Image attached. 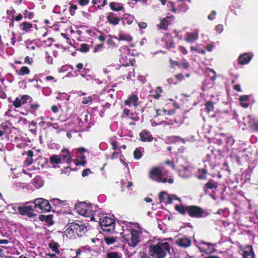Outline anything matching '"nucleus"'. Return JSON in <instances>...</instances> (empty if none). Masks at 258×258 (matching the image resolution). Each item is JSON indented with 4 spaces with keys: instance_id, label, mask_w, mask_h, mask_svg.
<instances>
[{
    "instance_id": "nucleus-1",
    "label": "nucleus",
    "mask_w": 258,
    "mask_h": 258,
    "mask_svg": "<svg viewBox=\"0 0 258 258\" xmlns=\"http://www.w3.org/2000/svg\"><path fill=\"white\" fill-rule=\"evenodd\" d=\"M175 210L182 215L186 214L191 218H202L207 216L208 214L205 213L204 210L200 206L196 205L184 206L183 205H176Z\"/></svg>"
},
{
    "instance_id": "nucleus-2",
    "label": "nucleus",
    "mask_w": 258,
    "mask_h": 258,
    "mask_svg": "<svg viewBox=\"0 0 258 258\" xmlns=\"http://www.w3.org/2000/svg\"><path fill=\"white\" fill-rule=\"evenodd\" d=\"M150 255L154 258H164L169 252V244L167 242H158L149 246Z\"/></svg>"
},
{
    "instance_id": "nucleus-3",
    "label": "nucleus",
    "mask_w": 258,
    "mask_h": 258,
    "mask_svg": "<svg viewBox=\"0 0 258 258\" xmlns=\"http://www.w3.org/2000/svg\"><path fill=\"white\" fill-rule=\"evenodd\" d=\"M67 226L66 232L68 234L74 236H83L87 231V226L82 221H76L70 223Z\"/></svg>"
},
{
    "instance_id": "nucleus-4",
    "label": "nucleus",
    "mask_w": 258,
    "mask_h": 258,
    "mask_svg": "<svg viewBox=\"0 0 258 258\" xmlns=\"http://www.w3.org/2000/svg\"><path fill=\"white\" fill-rule=\"evenodd\" d=\"M99 224L101 229L103 231H106L107 232H117V231H115V221L114 219L110 217L105 216L100 218Z\"/></svg>"
},
{
    "instance_id": "nucleus-5",
    "label": "nucleus",
    "mask_w": 258,
    "mask_h": 258,
    "mask_svg": "<svg viewBox=\"0 0 258 258\" xmlns=\"http://www.w3.org/2000/svg\"><path fill=\"white\" fill-rule=\"evenodd\" d=\"M123 232H120L122 238L124 241L128 243L130 246L135 247L140 241L139 233L137 230L132 229L130 235H123Z\"/></svg>"
},
{
    "instance_id": "nucleus-6",
    "label": "nucleus",
    "mask_w": 258,
    "mask_h": 258,
    "mask_svg": "<svg viewBox=\"0 0 258 258\" xmlns=\"http://www.w3.org/2000/svg\"><path fill=\"white\" fill-rule=\"evenodd\" d=\"M93 205L91 204H87L86 203H82L80 204L78 207V213L84 217H91V220L94 219V217L92 216L94 211L92 210Z\"/></svg>"
},
{
    "instance_id": "nucleus-7",
    "label": "nucleus",
    "mask_w": 258,
    "mask_h": 258,
    "mask_svg": "<svg viewBox=\"0 0 258 258\" xmlns=\"http://www.w3.org/2000/svg\"><path fill=\"white\" fill-rule=\"evenodd\" d=\"M35 210L39 209L42 212H49L51 211V206L48 201L43 198H37L33 201Z\"/></svg>"
},
{
    "instance_id": "nucleus-8",
    "label": "nucleus",
    "mask_w": 258,
    "mask_h": 258,
    "mask_svg": "<svg viewBox=\"0 0 258 258\" xmlns=\"http://www.w3.org/2000/svg\"><path fill=\"white\" fill-rule=\"evenodd\" d=\"M18 213L22 216H26L29 218L36 216L37 215L34 213L35 209L34 206L31 205H23L19 206L17 208Z\"/></svg>"
},
{
    "instance_id": "nucleus-9",
    "label": "nucleus",
    "mask_w": 258,
    "mask_h": 258,
    "mask_svg": "<svg viewBox=\"0 0 258 258\" xmlns=\"http://www.w3.org/2000/svg\"><path fill=\"white\" fill-rule=\"evenodd\" d=\"M239 247V252L243 258H255V254L251 245H246L243 247L240 245Z\"/></svg>"
},
{
    "instance_id": "nucleus-10",
    "label": "nucleus",
    "mask_w": 258,
    "mask_h": 258,
    "mask_svg": "<svg viewBox=\"0 0 258 258\" xmlns=\"http://www.w3.org/2000/svg\"><path fill=\"white\" fill-rule=\"evenodd\" d=\"M164 175L162 169L160 167H153L150 171L149 177L152 180L157 182L160 181Z\"/></svg>"
},
{
    "instance_id": "nucleus-11",
    "label": "nucleus",
    "mask_w": 258,
    "mask_h": 258,
    "mask_svg": "<svg viewBox=\"0 0 258 258\" xmlns=\"http://www.w3.org/2000/svg\"><path fill=\"white\" fill-rule=\"evenodd\" d=\"M162 41L164 43L165 48L168 49L174 48L175 47V44L171 35L169 33H166L163 38Z\"/></svg>"
},
{
    "instance_id": "nucleus-12",
    "label": "nucleus",
    "mask_w": 258,
    "mask_h": 258,
    "mask_svg": "<svg viewBox=\"0 0 258 258\" xmlns=\"http://www.w3.org/2000/svg\"><path fill=\"white\" fill-rule=\"evenodd\" d=\"M124 104L128 107L133 105L135 108L139 105V97L136 94L130 95L128 98L125 100Z\"/></svg>"
},
{
    "instance_id": "nucleus-13",
    "label": "nucleus",
    "mask_w": 258,
    "mask_h": 258,
    "mask_svg": "<svg viewBox=\"0 0 258 258\" xmlns=\"http://www.w3.org/2000/svg\"><path fill=\"white\" fill-rule=\"evenodd\" d=\"M68 149H63L61 150V153L58 156L60 157L62 162H66L68 164L72 162V155Z\"/></svg>"
},
{
    "instance_id": "nucleus-14",
    "label": "nucleus",
    "mask_w": 258,
    "mask_h": 258,
    "mask_svg": "<svg viewBox=\"0 0 258 258\" xmlns=\"http://www.w3.org/2000/svg\"><path fill=\"white\" fill-rule=\"evenodd\" d=\"M253 54L251 53H244L241 54L238 58V63L241 65L247 64L252 59Z\"/></svg>"
},
{
    "instance_id": "nucleus-15",
    "label": "nucleus",
    "mask_w": 258,
    "mask_h": 258,
    "mask_svg": "<svg viewBox=\"0 0 258 258\" xmlns=\"http://www.w3.org/2000/svg\"><path fill=\"white\" fill-rule=\"evenodd\" d=\"M108 22L113 26L118 25L120 22V18L115 13L109 12L106 17Z\"/></svg>"
},
{
    "instance_id": "nucleus-16",
    "label": "nucleus",
    "mask_w": 258,
    "mask_h": 258,
    "mask_svg": "<svg viewBox=\"0 0 258 258\" xmlns=\"http://www.w3.org/2000/svg\"><path fill=\"white\" fill-rule=\"evenodd\" d=\"M139 136L141 140L144 142H150L153 139V136L150 132L146 130H143L140 132Z\"/></svg>"
},
{
    "instance_id": "nucleus-17",
    "label": "nucleus",
    "mask_w": 258,
    "mask_h": 258,
    "mask_svg": "<svg viewBox=\"0 0 258 258\" xmlns=\"http://www.w3.org/2000/svg\"><path fill=\"white\" fill-rule=\"evenodd\" d=\"M176 243L181 247L187 248L191 245V240L189 238L182 237L178 238L176 240Z\"/></svg>"
},
{
    "instance_id": "nucleus-18",
    "label": "nucleus",
    "mask_w": 258,
    "mask_h": 258,
    "mask_svg": "<svg viewBox=\"0 0 258 258\" xmlns=\"http://www.w3.org/2000/svg\"><path fill=\"white\" fill-rule=\"evenodd\" d=\"M217 183L215 182L214 180L210 179L209 181L204 185L203 189L205 194H208L209 193V189H217Z\"/></svg>"
},
{
    "instance_id": "nucleus-19",
    "label": "nucleus",
    "mask_w": 258,
    "mask_h": 258,
    "mask_svg": "<svg viewBox=\"0 0 258 258\" xmlns=\"http://www.w3.org/2000/svg\"><path fill=\"white\" fill-rule=\"evenodd\" d=\"M163 92L162 88L160 86L157 87L155 89L152 90L150 91V96L155 99L158 100L160 97L161 94Z\"/></svg>"
},
{
    "instance_id": "nucleus-20",
    "label": "nucleus",
    "mask_w": 258,
    "mask_h": 258,
    "mask_svg": "<svg viewBox=\"0 0 258 258\" xmlns=\"http://www.w3.org/2000/svg\"><path fill=\"white\" fill-rule=\"evenodd\" d=\"M48 246L52 251L54 252L56 254H59L60 250H59V248L60 245L58 243L51 240L50 242L48 243Z\"/></svg>"
},
{
    "instance_id": "nucleus-21",
    "label": "nucleus",
    "mask_w": 258,
    "mask_h": 258,
    "mask_svg": "<svg viewBox=\"0 0 258 258\" xmlns=\"http://www.w3.org/2000/svg\"><path fill=\"white\" fill-rule=\"evenodd\" d=\"M208 169L206 168H199L198 170L197 178L200 180L206 179L207 178Z\"/></svg>"
},
{
    "instance_id": "nucleus-22",
    "label": "nucleus",
    "mask_w": 258,
    "mask_h": 258,
    "mask_svg": "<svg viewBox=\"0 0 258 258\" xmlns=\"http://www.w3.org/2000/svg\"><path fill=\"white\" fill-rule=\"evenodd\" d=\"M26 154L27 155V157L24 161V165L25 166H28L31 165L33 163L32 157L34 155L33 151L29 150L27 151Z\"/></svg>"
},
{
    "instance_id": "nucleus-23",
    "label": "nucleus",
    "mask_w": 258,
    "mask_h": 258,
    "mask_svg": "<svg viewBox=\"0 0 258 258\" xmlns=\"http://www.w3.org/2000/svg\"><path fill=\"white\" fill-rule=\"evenodd\" d=\"M110 9L114 11L119 12L124 10L123 6L122 4L116 2H111L109 4Z\"/></svg>"
},
{
    "instance_id": "nucleus-24",
    "label": "nucleus",
    "mask_w": 258,
    "mask_h": 258,
    "mask_svg": "<svg viewBox=\"0 0 258 258\" xmlns=\"http://www.w3.org/2000/svg\"><path fill=\"white\" fill-rule=\"evenodd\" d=\"M250 95H241L239 98V101L241 106L244 108H247L249 105V103L245 102L249 100Z\"/></svg>"
},
{
    "instance_id": "nucleus-25",
    "label": "nucleus",
    "mask_w": 258,
    "mask_h": 258,
    "mask_svg": "<svg viewBox=\"0 0 258 258\" xmlns=\"http://www.w3.org/2000/svg\"><path fill=\"white\" fill-rule=\"evenodd\" d=\"M187 37L185 40L186 42L189 43H193L196 41L198 38V35L195 33H187Z\"/></svg>"
},
{
    "instance_id": "nucleus-26",
    "label": "nucleus",
    "mask_w": 258,
    "mask_h": 258,
    "mask_svg": "<svg viewBox=\"0 0 258 258\" xmlns=\"http://www.w3.org/2000/svg\"><path fill=\"white\" fill-rule=\"evenodd\" d=\"M107 37L108 39H107L106 43L109 48H114L117 47L116 43L113 40V38L117 39L116 36L109 35Z\"/></svg>"
},
{
    "instance_id": "nucleus-27",
    "label": "nucleus",
    "mask_w": 258,
    "mask_h": 258,
    "mask_svg": "<svg viewBox=\"0 0 258 258\" xmlns=\"http://www.w3.org/2000/svg\"><path fill=\"white\" fill-rule=\"evenodd\" d=\"M144 152V149L143 147H139L135 149L134 151V156L136 159H140L143 156V152Z\"/></svg>"
},
{
    "instance_id": "nucleus-28",
    "label": "nucleus",
    "mask_w": 258,
    "mask_h": 258,
    "mask_svg": "<svg viewBox=\"0 0 258 258\" xmlns=\"http://www.w3.org/2000/svg\"><path fill=\"white\" fill-rule=\"evenodd\" d=\"M117 39L119 41L131 42L133 40V37L130 34H120Z\"/></svg>"
},
{
    "instance_id": "nucleus-29",
    "label": "nucleus",
    "mask_w": 258,
    "mask_h": 258,
    "mask_svg": "<svg viewBox=\"0 0 258 258\" xmlns=\"http://www.w3.org/2000/svg\"><path fill=\"white\" fill-rule=\"evenodd\" d=\"M20 27L22 30L27 32L31 28H32L33 25L30 23L24 22L20 25Z\"/></svg>"
},
{
    "instance_id": "nucleus-30",
    "label": "nucleus",
    "mask_w": 258,
    "mask_h": 258,
    "mask_svg": "<svg viewBox=\"0 0 258 258\" xmlns=\"http://www.w3.org/2000/svg\"><path fill=\"white\" fill-rule=\"evenodd\" d=\"M169 25V21L168 20V18H163L160 22V25H159V27L160 29H162L164 30H167L168 26Z\"/></svg>"
},
{
    "instance_id": "nucleus-31",
    "label": "nucleus",
    "mask_w": 258,
    "mask_h": 258,
    "mask_svg": "<svg viewBox=\"0 0 258 258\" xmlns=\"http://www.w3.org/2000/svg\"><path fill=\"white\" fill-rule=\"evenodd\" d=\"M49 161L51 164H58L62 162L61 160L60 157L57 155H54L50 157V158H49Z\"/></svg>"
},
{
    "instance_id": "nucleus-32",
    "label": "nucleus",
    "mask_w": 258,
    "mask_h": 258,
    "mask_svg": "<svg viewBox=\"0 0 258 258\" xmlns=\"http://www.w3.org/2000/svg\"><path fill=\"white\" fill-rule=\"evenodd\" d=\"M122 19L126 21L128 25H131L133 22L134 17L128 14H124L123 15Z\"/></svg>"
},
{
    "instance_id": "nucleus-33",
    "label": "nucleus",
    "mask_w": 258,
    "mask_h": 258,
    "mask_svg": "<svg viewBox=\"0 0 258 258\" xmlns=\"http://www.w3.org/2000/svg\"><path fill=\"white\" fill-rule=\"evenodd\" d=\"M117 238L116 237H113V236L105 237L104 239V242L108 245L113 244L117 241Z\"/></svg>"
},
{
    "instance_id": "nucleus-34",
    "label": "nucleus",
    "mask_w": 258,
    "mask_h": 258,
    "mask_svg": "<svg viewBox=\"0 0 258 258\" xmlns=\"http://www.w3.org/2000/svg\"><path fill=\"white\" fill-rule=\"evenodd\" d=\"M17 72V74L19 76H24L28 75L30 73V70L27 67L23 66L21 68L20 71Z\"/></svg>"
},
{
    "instance_id": "nucleus-35",
    "label": "nucleus",
    "mask_w": 258,
    "mask_h": 258,
    "mask_svg": "<svg viewBox=\"0 0 258 258\" xmlns=\"http://www.w3.org/2000/svg\"><path fill=\"white\" fill-rule=\"evenodd\" d=\"M92 3L94 5L97 4V8L101 9L106 5L107 0H93Z\"/></svg>"
},
{
    "instance_id": "nucleus-36",
    "label": "nucleus",
    "mask_w": 258,
    "mask_h": 258,
    "mask_svg": "<svg viewBox=\"0 0 258 258\" xmlns=\"http://www.w3.org/2000/svg\"><path fill=\"white\" fill-rule=\"evenodd\" d=\"M206 110L207 112H209L213 111L214 109V106L213 103L211 101H208L205 104Z\"/></svg>"
},
{
    "instance_id": "nucleus-37",
    "label": "nucleus",
    "mask_w": 258,
    "mask_h": 258,
    "mask_svg": "<svg viewBox=\"0 0 258 258\" xmlns=\"http://www.w3.org/2000/svg\"><path fill=\"white\" fill-rule=\"evenodd\" d=\"M52 217L53 215L51 214L46 215V218L44 221L46 223V225L50 226L54 224V221L52 220Z\"/></svg>"
},
{
    "instance_id": "nucleus-38",
    "label": "nucleus",
    "mask_w": 258,
    "mask_h": 258,
    "mask_svg": "<svg viewBox=\"0 0 258 258\" xmlns=\"http://www.w3.org/2000/svg\"><path fill=\"white\" fill-rule=\"evenodd\" d=\"M111 104L108 102L106 103L104 105L101 106V110L99 113L100 116L103 117L105 112L106 111V108H109Z\"/></svg>"
},
{
    "instance_id": "nucleus-39",
    "label": "nucleus",
    "mask_w": 258,
    "mask_h": 258,
    "mask_svg": "<svg viewBox=\"0 0 258 258\" xmlns=\"http://www.w3.org/2000/svg\"><path fill=\"white\" fill-rule=\"evenodd\" d=\"M250 127L255 131L258 130V121L256 120L254 118L252 119L249 121Z\"/></svg>"
},
{
    "instance_id": "nucleus-40",
    "label": "nucleus",
    "mask_w": 258,
    "mask_h": 258,
    "mask_svg": "<svg viewBox=\"0 0 258 258\" xmlns=\"http://www.w3.org/2000/svg\"><path fill=\"white\" fill-rule=\"evenodd\" d=\"M189 67V63L185 59H183V61L181 63L179 62L178 68L179 69H187Z\"/></svg>"
},
{
    "instance_id": "nucleus-41",
    "label": "nucleus",
    "mask_w": 258,
    "mask_h": 258,
    "mask_svg": "<svg viewBox=\"0 0 258 258\" xmlns=\"http://www.w3.org/2000/svg\"><path fill=\"white\" fill-rule=\"evenodd\" d=\"M79 50L82 52H87L89 50V46L88 44L86 43L81 44Z\"/></svg>"
},
{
    "instance_id": "nucleus-42",
    "label": "nucleus",
    "mask_w": 258,
    "mask_h": 258,
    "mask_svg": "<svg viewBox=\"0 0 258 258\" xmlns=\"http://www.w3.org/2000/svg\"><path fill=\"white\" fill-rule=\"evenodd\" d=\"M106 258H120V256L116 252H110L107 254Z\"/></svg>"
},
{
    "instance_id": "nucleus-43",
    "label": "nucleus",
    "mask_w": 258,
    "mask_h": 258,
    "mask_svg": "<svg viewBox=\"0 0 258 258\" xmlns=\"http://www.w3.org/2000/svg\"><path fill=\"white\" fill-rule=\"evenodd\" d=\"M31 98L30 96L28 95H23L21 98H20L21 104H25L27 102V101Z\"/></svg>"
},
{
    "instance_id": "nucleus-44",
    "label": "nucleus",
    "mask_w": 258,
    "mask_h": 258,
    "mask_svg": "<svg viewBox=\"0 0 258 258\" xmlns=\"http://www.w3.org/2000/svg\"><path fill=\"white\" fill-rule=\"evenodd\" d=\"M39 106V104L38 103H35L30 105V108L31 110V113L33 114H35L36 110L38 109Z\"/></svg>"
},
{
    "instance_id": "nucleus-45",
    "label": "nucleus",
    "mask_w": 258,
    "mask_h": 258,
    "mask_svg": "<svg viewBox=\"0 0 258 258\" xmlns=\"http://www.w3.org/2000/svg\"><path fill=\"white\" fill-rule=\"evenodd\" d=\"M74 163L77 166L81 165L83 166H85L87 163V161L86 160H83L81 161H79L78 159L74 160Z\"/></svg>"
},
{
    "instance_id": "nucleus-46",
    "label": "nucleus",
    "mask_w": 258,
    "mask_h": 258,
    "mask_svg": "<svg viewBox=\"0 0 258 258\" xmlns=\"http://www.w3.org/2000/svg\"><path fill=\"white\" fill-rule=\"evenodd\" d=\"M21 102L20 98L19 97H17L14 101L13 105L15 106V107L18 108L21 106L22 104Z\"/></svg>"
},
{
    "instance_id": "nucleus-47",
    "label": "nucleus",
    "mask_w": 258,
    "mask_h": 258,
    "mask_svg": "<svg viewBox=\"0 0 258 258\" xmlns=\"http://www.w3.org/2000/svg\"><path fill=\"white\" fill-rule=\"evenodd\" d=\"M162 111L164 113V115H172L175 113V110L172 109V110H166L165 109H162Z\"/></svg>"
},
{
    "instance_id": "nucleus-48",
    "label": "nucleus",
    "mask_w": 258,
    "mask_h": 258,
    "mask_svg": "<svg viewBox=\"0 0 258 258\" xmlns=\"http://www.w3.org/2000/svg\"><path fill=\"white\" fill-rule=\"evenodd\" d=\"M77 6L75 5H72L70 7V13L71 16H74L75 14V11L77 9Z\"/></svg>"
},
{
    "instance_id": "nucleus-49",
    "label": "nucleus",
    "mask_w": 258,
    "mask_h": 258,
    "mask_svg": "<svg viewBox=\"0 0 258 258\" xmlns=\"http://www.w3.org/2000/svg\"><path fill=\"white\" fill-rule=\"evenodd\" d=\"M169 61H170V69L174 68L175 66L178 67L179 65V62L178 61L173 60L170 59Z\"/></svg>"
},
{
    "instance_id": "nucleus-50",
    "label": "nucleus",
    "mask_w": 258,
    "mask_h": 258,
    "mask_svg": "<svg viewBox=\"0 0 258 258\" xmlns=\"http://www.w3.org/2000/svg\"><path fill=\"white\" fill-rule=\"evenodd\" d=\"M217 13L215 10L212 11L211 14L209 15L208 18L209 20L212 21L215 19Z\"/></svg>"
},
{
    "instance_id": "nucleus-51",
    "label": "nucleus",
    "mask_w": 258,
    "mask_h": 258,
    "mask_svg": "<svg viewBox=\"0 0 258 258\" xmlns=\"http://www.w3.org/2000/svg\"><path fill=\"white\" fill-rule=\"evenodd\" d=\"M178 49L183 55H186L188 53L187 50L182 45L179 46Z\"/></svg>"
},
{
    "instance_id": "nucleus-52",
    "label": "nucleus",
    "mask_w": 258,
    "mask_h": 258,
    "mask_svg": "<svg viewBox=\"0 0 258 258\" xmlns=\"http://www.w3.org/2000/svg\"><path fill=\"white\" fill-rule=\"evenodd\" d=\"M92 98L91 96H88L87 97H85L83 98V100H82V103L84 104H88L89 102H91L92 101Z\"/></svg>"
},
{
    "instance_id": "nucleus-53",
    "label": "nucleus",
    "mask_w": 258,
    "mask_h": 258,
    "mask_svg": "<svg viewBox=\"0 0 258 258\" xmlns=\"http://www.w3.org/2000/svg\"><path fill=\"white\" fill-rule=\"evenodd\" d=\"M167 82L168 84L170 85H176L177 84V82L176 81L175 79L173 78H170L167 79Z\"/></svg>"
},
{
    "instance_id": "nucleus-54",
    "label": "nucleus",
    "mask_w": 258,
    "mask_h": 258,
    "mask_svg": "<svg viewBox=\"0 0 258 258\" xmlns=\"http://www.w3.org/2000/svg\"><path fill=\"white\" fill-rule=\"evenodd\" d=\"M166 195V192L165 191H161L160 192L159 195V200L160 203H162L163 202L164 199V196Z\"/></svg>"
},
{
    "instance_id": "nucleus-55",
    "label": "nucleus",
    "mask_w": 258,
    "mask_h": 258,
    "mask_svg": "<svg viewBox=\"0 0 258 258\" xmlns=\"http://www.w3.org/2000/svg\"><path fill=\"white\" fill-rule=\"evenodd\" d=\"M215 30L218 33H221L223 30V26L221 24H219L215 27Z\"/></svg>"
},
{
    "instance_id": "nucleus-56",
    "label": "nucleus",
    "mask_w": 258,
    "mask_h": 258,
    "mask_svg": "<svg viewBox=\"0 0 258 258\" xmlns=\"http://www.w3.org/2000/svg\"><path fill=\"white\" fill-rule=\"evenodd\" d=\"M111 145L112 146L113 150H116L119 148V147H118V144L117 142L115 140L112 141L111 142Z\"/></svg>"
},
{
    "instance_id": "nucleus-57",
    "label": "nucleus",
    "mask_w": 258,
    "mask_h": 258,
    "mask_svg": "<svg viewBox=\"0 0 258 258\" xmlns=\"http://www.w3.org/2000/svg\"><path fill=\"white\" fill-rule=\"evenodd\" d=\"M91 172H92L89 168H87L83 171L82 176L83 177H85L88 175L89 174L91 173Z\"/></svg>"
},
{
    "instance_id": "nucleus-58",
    "label": "nucleus",
    "mask_w": 258,
    "mask_h": 258,
    "mask_svg": "<svg viewBox=\"0 0 258 258\" xmlns=\"http://www.w3.org/2000/svg\"><path fill=\"white\" fill-rule=\"evenodd\" d=\"M51 202L53 205H54L55 206H58L59 207V199H54L51 200Z\"/></svg>"
},
{
    "instance_id": "nucleus-59",
    "label": "nucleus",
    "mask_w": 258,
    "mask_h": 258,
    "mask_svg": "<svg viewBox=\"0 0 258 258\" xmlns=\"http://www.w3.org/2000/svg\"><path fill=\"white\" fill-rule=\"evenodd\" d=\"M174 77L178 81H181L184 79V76L182 75V74L180 73L176 74L174 76Z\"/></svg>"
},
{
    "instance_id": "nucleus-60",
    "label": "nucleus",
    "mask_w": 258,
    "mask_h": 258,
    "mask_svg": "<svg viewBox=\"0 0 258 258\" xmlns=\"http://www.w3.org/2000/svg\"><path fill=\"white\" fill-rule=\"evenodd\" d=\"M240 3V0H233L232 1V6L233 8H238L240 7V5H238Z\"/></svg>"
},
{
    "instance_id": "nucleus-61",
    "label": "nucleus",
    "mask_w": 258,
    "mask_h": 258,
    "mask_svg": "<svg viewBox=\"0 0 258 258\" xmlns=\"http://www.w3.org/2000/svg\"><path fill=\"white\" fill-rule=\"evenodd\" d=\"M89 3V0H79V4L81 6H85L88 5Z\"/></svg>"
},
{
    "instance_id": "nucleus-62",
    "label": "nucleus",
    "mask_w": 258,
    "mask_h": 258,
    "mask_svg": "<svg viewBox=\"0 0 258 258\" xmlns=\"http://www.w3.org/2000/svg\"><path fill=\"white\" fill-rule=\"evenodd\" d=\"M123 114L125 116H127L128 117L130 116H133L134 114L133 113H130V110L127 108H124L123 110Z\"/></svg>"
},
{
    "instance_id": "nucleus-63",
    "label": "nucleus",
    "mask_w": 258,
    "mask_h": 258,
    "mask_svg": "<svg viewBox=\"0 0 258 258\" xmlns=\"http://www.w3.org/2000/svg\"><path fill=\"white\" fill-rule=\"evenodd\" d=\"M138 23L140 29H145L147 27V24L146 22H141Z\"/></svg>"
},
{
    "instance_id": "nucleus-64",
    "label": "nucleus",
    "mask_w": 258,
    "mask_h": 258,
    "mask_svg": "<svg viewBox=\"0 0 258 258\" xmlns=\"http://www.w3.org/2000/svg\"><path fill=\"white\" fill-rule=\"evenodd\" d=\"M0 129L4 131L5 132H6L7 130L9 129V126L5 124V123H3L1 125Z\"/></svg>"
}]
</instances>
